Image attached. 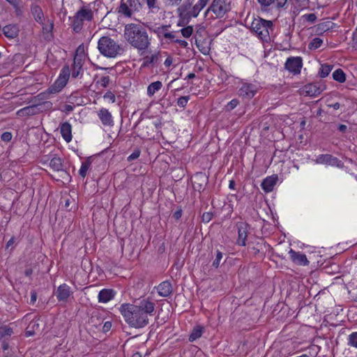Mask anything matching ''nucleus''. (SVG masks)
Masks as SVG:
<instances>
[{"instance_id": "1", "label": "nucleus", "mask_w": 357, "mask_h": 357, "mask_svg": "<svg viewBox=\"0 0 357 357\" xmlns=\"http://www.w3.org/2000/svg\"><path fill=\"white\" fill-rule=\"evenodd\" d=\"M119 310L130 327L139 329L149 324V317H152L155 310V303L149 297L141 298L133 303L121 304Z\"/></svg>"}, {"instance_id": "2", "label": "nucleus", "mask_w": 357, "mask_h": 357, "mask_svg": "<svg viewBox=\"0 0 357 357\" xmlns=\"http://www.w3.org/2000/svg\"><path fill=\"white\" fill-rule=\"evenodd\" d=\"M124 38L126 40L140 53H150L149 48L151 46V39L146 29L139 24L130 23L125 26Z\"/></svg>"}, {"instance_id": "3", "label": "nucleus", "mask_w": 357, "mask_h": 357, "mask_svg": "<svg viewBox=\"0 0 357 357\" xmlns=\"http://www.w3.org/2000/svg\"><path fill=\"white\" fill-rule=\"evenodd\" d=\"M250 29L262 41L268 42L271 40L270 33L273 30V24L271 20H266L261 17L255 18L250 26Z\"/></svg>"}, {"instance_id": "4", "label": "nucleus", "mask_w": 357, "mask_h": 357, "mask_svg": "<svg viewBox=\"0 0 357 357\" xmlns=\"http://www.w3.org/2000/svg\"><path fill=\"white\" fill-rule=\"evenodd\" d=\"M93 19V12L91 3L80 7L72 18L71 27L73 31L79 33L83 28L84 22H91Z\"/></svg>"}, {"instance_id": "5", "label": "nucleus", "mask_w": 357, "mask_h": 357, "mask_svg": "<svg viewBox=\"0 0 357 357\" xmlns=\"http://www.w3.org/2000/svg\"><path fill=\"white\" fill-rule=\"evenodd\" d=\"M98 50L100 53L107 58H115L121 48L116 41L109 36H102L98 42Z\"/></svg>"}, {"instance_id": "6", "label": "nucleus", "mask_w": 357, "mask_h": 357, "mask_svg": "<svg viewBox=\"0 0 357 357\" xmlns=\"http://www.w3.org/2000/svg\"><path fill=\"white\" fill-rule=\"evenodd\" d=\"M195 4L193 5V0H184L183 3L177 8V13L180 18L178 26H184L185 21L188 22L192 17H196L199 12L195 13Z\"/></svg>"}, {"instance_id": "7", "label": "nucleus", "mask_w": 357, "mask_h": 357, "mask_svg": "<svg viewBox=\"0 0 357 357\" xmlns=\"http://www.w3.org/2000/svg\"><path fill=\"white\" fill-rule=\"evenodd\" d=\"M70 75V69L68 66H64L59 74V77L47 90L48 93H56L61 91L66 85Z\"/></svg>"}, {"instance_id": "8", "label": "nucleus", "mask_w": 357, "mask_h": 357, "mask_svg": "<svg viewBox=\"0 0 357 357\" xmlns=\"http://www.w3.org/2000/svg\"><path fill=\"white\" fill-rule=\"evenodd\" d=\"M231 10L230 2L227 0H213L207 13H213L215 18L223 17Z\"/></svg>"}, {"instance_id": "9", "label": "nucleus", "mask_w": 357, "mask_h": 357, "mask_svg": "<svg viewBox=\"0 0 357 357\" xmlns=\"http://www.w3.org/2000/svg\"><path fill=\"white\" fill-rule=\"evenodd\" d=\"M141 0H128L126 3H121L119 13L126 17H131L134 13L139 12L142 8Z\"/></svg>"}, {"instance_id": "10", "label": "nucleus", "mask_w": 357, "mask_h": 357, "mask_svg": "<svg viewBox=\"0 0 357 357\" xmlns=\"http://www.w3.org/2000/svg\"><path fill=\"white\" fill-rule=\"evenodd\" d=\"M326 88V85L321 82L307 84L301 89V94L305 96L316 97L320 95Z\"/></svg>"}, {"instance_id": "11", "label": "nucleus", "mask_w": 357, "mask_h": 357, "mask_svg": "<svg viewBox=\"0 0 357 357\" xmlns=\"http://www.w3.org/2000/svg\"><path fill=\"white\" fill-rule=\"evenodd\" d=\"M259 86L253 83L242 82L238 89V94L243 98L250 100L257 93Z\"/></svg>"}, {"instance_id": "12", "label": "nucleus", "mask_w": 357, "mask_h": 357, "mask_svg": "<svg viewBox=\"0 0 357 357\" xmlns=\"http://www.w3.org/2000/svg\"><path fill=\"white\" fill-rule=\"evenodd\" d=\"M79 48L77 50L76 54L75 55L73 64L72 66V77L77 78L82 74V66L84 63V54L82 53H78Z\"/></svg>"}, {"instance_id": "13", "label": "nucleus", "mask_w": 357, "mask_h": 357, "mask_svg": "<svg viewBox=\"0 0 357 357\" xmlns=\"http://www.w3.org/2000/svg\"><path fill=\"white\" fill-rule=\"evenodd\" d=\"M303 66V60L300 56L289 57L285 62V68L294 75L300 74Z\"/></svg>"}, {"instance_id": "14", "label": "nucleus", "mask_w": 357, "mask_h": 357, "mask_svg": "<svg viewBox=\"0 0 357 357\" xmlns=\"http://www.w3.org/2000/svg\"><path fill=\"white\" fill-rule=\"evenodd\" d=\"M317 164H324L335 167H342V162L337 158L333 156L330 154H321L319 155L314 160Z\"/></svg>"}, {"instance_id": "15", "label": "nucleus", "mask_w": 357, "mask_h": 357, "mask_svg": "<svg viewBox=\"0 0 357 357\" xmlns=\"http://www.w3.org/2000/svg\"><path fill=\"white\" fill-rule=\"evenodd\" d=\"M236 226L238 229L237 244L238 245L245 246L246 245L249 225L245 222H238Z\"/></svg>"}, {"instance_id": "16", "label": "nucleus", "mask_w": 357, "mask_h": 357, "mask_svg": "<svg viewBox=\"0 0 357 357\" xmlns=\"http://www.w3.org/2000/svg\"><path fill=\"white\" fill-rule=\"evenodd\" d=\"M263 8L273 6L276 9H286L288 7V0H257Z\"/></svg>"}, {"instance_id": "17", "label": "nucleus", "mask_w": 357, "mask_h": 357, "mask_svg": "<svg viewBox=\"0 0 357 357\" xmlns=\"http://www.w3.org/2000/svg\"><path fill=\"white\" fill-rule=\"evenodd\" d=\"M98 116L103 126H112L114 125L112 114L107 109L101 108L98 112Z\"/></svg>"}, {"instance_id": "18", "label": "nucleus", "mask_w": 357, "mask_h": 357, "mask_svg": "<svg viewBox=\"0 0 357 357\" xmlns=\"http://www.w3.org/2000/svg\"><path fill=\"white\" fill-rule=\"evenodd\" d=\"M291 259L296 264L301 266H307L309 264V261L305 254L296 252L291 249L289 252Z\"/></svg>"}, {"instance_id": "19", "label": "nucleus", "mask_w": 357, "mask_h": 357, "mask_svg": "<svg viewBox=\"0 0 357 357\" xmlns=\"http://www.w3.org/2000/svg\"><path fill=\"white\" fill-rule=\"evenodd\" d=\"M70 294V287L66 284H63L58 287L56 296L59 301H66Z\"/></svg>"}, {"instance_id": "20", "label": "nucleus", "mask_w": 357, "mask_h": 357, "mask_svg": "<svg viewBox=\"0 0 357 357\" xmlns=\"http://www.w3.org/2000/svg\"><path fill=\"white\" fill-rule=\"evenodd\" d=\"M278 181V176L275 175L268 176L262 181L261 186L266 192H271Z\"/></svg>"}, {"instance_id": "21", "label": "nucleus", "mask_w": 357, "mask_h": 357, "mask_svg": "<svg viewBox=\"0 0 357 357\" xmlns=\"http://www.w3.org/2000/svg\"><path fill=\"white\" fill-rule=\"evenodd\" d=\"M157 290L160 296L167 297L172 293L173 289L169 281H164L157 287Z\"/></svg>"}, {"instance_id": "22", "label": "nucleus", "mask_w": 357, "mask_h": 357, "mask_svg": "<svg viewBox=\"0 0 357 357\" xmlns=\"http://www.w3.org/2000/svg\"><path fill=\"white\" fill-rule=\"evenodd\" d=\"M159 52H155L151 55H146L144 56L142 59V67H150L155 66L159 60Z\"/></svg>"}, {"instance_id": "23", "label": "nucleus", "mask_w": 357, "mask_h": 357, "mask_svg": "<svg viewBox=\"0 0 357 357\" xmlns=\"http://www.w3.org/2000/svg\"><path fill=\"white\" fill-rule=\"evenodd\" d=\"M31 13L34 20L40 24H43L45 20L44 13L41 7L37 4H32L31 6Z\"/></svg>"}, {"instance_id": "24", "label": "nucleus", "mask_w": 357, "mask_h": 357, "mask_svg": "<svg viewBox=\"0 0 357 357\" xmlns=\"http://www.w3.org/2000/svg\"><path fill=\"white\" fill-rule=\"evenodd\" d=\"M116 293L113 289H103L98 294V301L100 303H107L114 298Z\"/></svg>"}, {"instance_id": "25", "label": "nucleus", "mask_w": 357, "mask_h": 357, "mask_svg": "<svg viewBox=\"0 0 357 357\" xmlns=\"http://www.w3.org/2000/svg\"><path fill=\"white\" fill-rule=\"evenodd\" d=\"M2 31L6 37L13 39L18 36L19 27L16 24H8L3 26Z\"/></svg>"}, {"instance_id": "26", "label": "nucleus", "mask_w": 357, "mask_h": 357, "mask_svg": "<svg viewBox=\"0 0 357 357\" xmlns=\"http://www.w3.org/2000/svg\"><path fill=\"white\" fill-rule=\"evenodd\" d=\"M60 132L66 142L68 143L72 140V127L68 122H65L61 125Z\"/></svg>"}, {"instance_id": "27", "label": "nucleus", "mask_w": 357, "mask_h": 357, "mask_svg": "<svg viewBox=\"0 0 357 357\" xmlns=\"http://www.w3.org/2000/svg\"><path fill=\"white\" fill-rule=\"evenodd\" d=\"M197 47L199 50L204 54H208L210 50V47L208 46V41L206 39H197L195 40Z\"/></svg>"}, {"instance_id": "28", "label": "nucleus", "mask_w": 357, "mask_h": 357, "mask_svg": "<svg viewBox=\"0 0 357 357\" xmlns=\"http://www.w3.org/2000/svg\"><path fill=\"white\" fill-rule=\"evenodd\" d=\"M162 87V84L160 81H156L151 83L147 87V95L152 97L157 91L160 90Z\"/></svg>"}, {"instance_id": "29", "label": "nucleus", "mask_w": 357, "mask_h": 357, "mask_svg": "<svg viewBox=\"0 0 357 357\" xmlns=\"http://www.w3.org/2000/svg\"><path fill=\"white\" fill-rule=\"evenodd\" d=\"M50 167L56 172L63 170L62 160L59 157H53L50 162Z\"/></svg>"}, {"instance_id": "30", "label": "nucleus", "mask_w": 357, "mask_h": 357, "mask_svg": "<svg viewBox=\"0 0 357 357\" xmlns=\"http://www.w3.org/2000/svg\"><path fill=\"white\" fill-rule=\"evenodd\" d=\"M91 165V159L89 158L82 163L81 167L79 170V176H82V178H84L86 176L87 172L89 169Z\"/></svg>"}, {"instance_id": "31", "label": "nucleus", "mask_w": 357, "mask_h": 357, "mask_svg": "<svg viewBox=\"0 0 357 357\" xmlns=\"http://www.w3.org/2000/svg\"><path fill=\"white\" fill-rule=\"evenodd\" d=\"M36 114V106L25 107L17 111V114L20 116H30Z\"/></svg>"}, {"instance_id": "32", "label": "nucleus", "mask_w": 357, "mask_h": 357, "mask_svg": "<svg viewBox=\"0 0 357 357\" xmlns=\"http://www.w3.org/2000/svg\"><path fill=\"white\" fill-rule=\"evenodd\" d=\"M203 333V328L201 326H197L193 328L191 333L189 335V341L194 342L197 339L199 338Z\"/></svg>"}, {"instance_id": "33", "label": "nucleus", "mask_w": 357, "mask_h": 357, "mask_svg": "<svg viewBox=\"0 0 357 357\" xmlns=\"http://www.w3.org/2000/svg\"><path fill=\"white\" fill-rule=\"evenodd\" d=\"M333 78L340 83H344L346 81V75L342 69L338 68L333 72Z\"/></svg>"}, {"instance_id": "34", "label": "nucleus", "mask_w": 357, "mask_h": 357, "mask_svg": "<svg viewBox=\"0 0 357 357\" xmlns=\"http://www.w3.org/2000/svg\"><path fill=\"white\" fill-rule=\"evenodd\" d=\"M39 328V324L36 321H31L29 324L26 331L25 336L31 337L35 334V330H38Z\"/></svg>"}, {"instance_id": "35", "label": "nucleus", "mask_w": 357, "mask_h": 357, "mask_svg": "<svg viewBox=\"0 0 357 357\" xmlns=\"http://www.w3.org/2000/svg\"><path fill=\"white\" fill-rule=\"evenodd\" d=\"M13 333V329L8 326H0V338H6L10 337Z\"/></svg>"}, {"instance_id": "36", "label": "nucleus", "mask_w": 357, "mask_h": 357, "mask_svg": "<svg viewBox=\"0 0 357 357\" xmlns=\"http://www.w3.org/2000/svg\"><path fill=\"white\" fill-rule=\"evenodd\" d=\"M333 69V66L328 64H322L319 72L321 77L324 78L327 77Z\"/></svg>"}, {"instance_id": "37", "label": "nucleus", "mask_w": 357, "mask_h": 357, "mask_svg": "<svg viewBox=\"0 0 357 357\" xmlns=\"http://www.w3.org/2000/svg\"><path fill=\"white\" fill-rule=\"evenodd\" d=\"M170 27V25H162L160 26H158L154 30V32L157 34L158 38L163 37L165 38V35L167 32L169 30V28Z\"/></svg>"}, {"instance_id": "38", "label": "nucleus", "mask_w": 357, "mask_h": 357, "mask_svg": "<svg viewBox=\"0 0 357 357\" xmlns=\"http://www.w3.org/2000/svg\"><path fill=\"white\" fill-rule=\"evenodd\" d=\"M41 25L43 26V32L44 33H52L54 28V22L52 20L48 19L46 22L44 20L43 24Z\"/></svg>"}, {"instance_id": "39", "label": "nucleus", "mask_w": 357, "mask_h": 357, "mask_svg": "<svg viewBox=\"0 0 357 357\" xmlns=\"http://www.w3.org/2000/svg\"><path fill=\"white\" fill-rule=\"evenodd\" d=\"M323 43V40L319 38H313L308 45L310 50H317L321 47Z\"/></svg>"}, {"instance_id": "40", "label": "nucleus", "mask_w": 357, "mask_h": 357, "mask_svg": "<svg viewBox=\"0 0 357 357\" xmlns=\"http://www.w3.org/2000/svg\"><path fill=\"white\" fill-rule=\"evenodd\" d=\"M348 345L357 349V332H354L349 335Z\"/></svg>"}, {"instance_id": "41", "label": "nucleus", "mask_w": 357, "mask_h": 357, "mask_svg": "<svg viewBox=\"0 0 357 357\" xmlns=\"http://www.w3.org/2000/svg\"><path fill=\"white\" fill-rule=\"evenodd\" d=\"M193 31L194 29L192 26H187L186 27H184L180 30L182 36L186 38H190L192 35Z\"/></svg>"}, {"instance_id": "42", "label": "nucleus", "mask_w": 357, "mask_h": 357, "mask_svg": "<svg viewBox=\"0 0 357 357\" xmlns=\"http://www.w3.org/2000/svg\"><path fill=\"white\" fill-rule=\"evenodd\" d=\"M239 104V100L238 99H232L231 101H229L225 107V110L226 112H231L234 108L237 107V105Z\"/></svg>"}, {"instance_id": "43", "label": "nucleus", "mask_w": 357, "mask_h": 357, "mask_svg": "<svg viewBox=\"0 0 357 357\" xmlns=\"http://www.w3.org/2000/svg\"><path fill=\"white\" fill-rule=\"evenodd\" d=\"M8 1L15 9V13L18 15L21 13L20 4L21 0H6Z\"/></svg>"}, {"instance_id": "44", "label": "nucleus", "mask_w": 357, "mask_h": 357, "mask_svg": "<svg viewBox=\"0 0 357 357\" xmlns=\"http://www.w3.org/2000/svg\"><path fill=\"white\" fill-rule=\"evenodd\" d=\"M308 1L309 0H288V3L291 2L295 7L298 8L305 7Z\"/></svg>"}, {"instance_id": "45", "label": "nucleus", "mask_w": 357, "mask_h": 357, "mask_svg": "<svg viewBox=\"0 0 357 357\" xmlns=\"http://www.w3.org/2000/svg\"><path fill=\"white\" fill-rule=\"evenodd\" d=\"M209 0H198L195 4V13L199 12L206 6Z\"/></svg>"}, {"instance_id": "46", "label": "nucleus", "mask_w": 357, "mask_h": 357, "mask_svg": "<svg viewBox=\"0 0 357 357\" xmlns=\"http://www.w3.org/2000/svg\"><path fill=\"white\" fill-rule=\"evenodd\" d=\"M162 2L167 7H174L179 6L182 0H162Z\"/></svg>"}, {"instance_id": "47", "label": "nucleus", "mask_w": 357, "mask_h": 357, "mask_svg": "<svg viewBox=\"0 0 357 357\" xmlns=\"http://www.w3.org/2000/svg\"><path fill=\"white\" fill-rule=\"evenodd\" d=\"M189 99L190 97L188 96L180 97L177 100L178 106L184 108L186 106Z\"/></svg>"}, {"instance_id": "48", "label": "nucleus", "mask_w": 357, "mask_h": 357, "mask_svg": "<svg viewBox=\"0 0 357 357\" xmlns=\"http://www.w3.org/2000/svg\"><path fill=\"white\" fill-rule=\"evenodd\" d=\"M110 82V79L109 76H103L100 78V79L98 82L102 87L106 88L108 86Z\"/></svg>"}, {"instance_id": "49", "label": "nucleus", "mask_w": 357, "mask_h": 357, "mask_svg": "<svg viewBox=\"0 0 357 357\" xmlns=\"http://www.w3.org/2000/svg\"><path fill=\"white\" fill-rule=\"evenodd\" d=\"M176 31H167L165 35V39L169 40L170 43H174L176 40Z\"/></svg>"}, {"instance_id": "50", "label": "nucleus", "mask_w": 357, "mask_h": 357, "mask_svg": "<svg viewBox=\"0 0 357 357\" xmlns=\"http://www.w3.org/2000/svg\"><path fill=\"white\" fill-rule=\"evenodd\" d=\"M222 259V253L220 251L218 250L216 252L215 259L213 262V266H214L215 268H218L220 265V262Z\"/></svg>"}, {"instance_id": "51", "label": "nucleus", "mask_w": 357, "mask_h": 357, "mask_svg": "<svg viewBox=\"0 0 357 357\" xmlns=\"http://www.w3.org/2000/svg\"><path fill=\"white\" fill-rule=\"evenodd\" d=\"M141 151L139 149H135L127 158L128 161H132L137 159L140 155Z\"/></svg>"}, {"instance_id": "52", "label": "nucleus", "mask_w": 357, "mask_h": 357, "mask_svg": "<svg viewBox=\"0 0 357 357\" xmlns=\"http://www.w3.org/2000/svg\"><path fill=\"white\" fill-rule=\"evenodd\" d=\"M206 31L204 27H199L195 31L194 38L202 39L203 38V33H205Z\"/></svg>"}, {"instance_id": "53", "label": "nucleus", "mask_w": 357, "mask_h": 357, "mask_svg": "<svg viewBox=\"0 0 357 357\" xmlns=\"http://www.w3.org/2000/svg\"><path fill=\"white\" fill-rule=\"evenodd\" d=\"M303 17L310 23H314L317 20V16L314 13L305 14Z\"/></svg>"}, {"instance_id": "54", "label": "nucleus", "mask_w": 357, "mask_h": 357, "mask_svg": "<svg viewBox=\"0 0 357 357\" xmlns=\"http://www.w3.org/2000/svg\"><path fill=\"white\" fill-rule=\"evenodd\" d=\"M12 137L13 135L11 132H5L1 135V139L3 142H8L12 139Z\"/></svg>"}, {"instance_id": "55", "label": "nucleus", "mask_w": 357, "mask_h": 357, "mask_svg": "<svg viewBox=\"0 0 357 357\" xmlns=\"http://www.w3.org/2000/svg\"><path fill=\"white\" fill-rule=\"evenodd\" d=\"M213 213L210 212L204 213L202 215V221L204 222H210L213 218Z\"/></svg>"}, {"instance_id": "56", "label": "nucleus", "mask_w": 357, "mask_h": 357, "mask_svg": "<svg viewBox=\"0 0 357 357\" xmlns=\"http://www.w3.org/2000/svg\"><path fill=\"white\" fill-rule=\"evenodd\" d=\"M103 98L105 99H108L110 101H112V102H114L115 100H116V98H115V96L114 94L111 92V91H107L103 96Z\"/></svg>"}, {"instance_id": "57", "label": "nucleus", "mask_w": 357, "mask_h": 357, "mask_svg": "<svg viewBox=\"0 0 357 357\" xmlns=\"http://www.w3.org/2000/svg\"><path fill=\"white\" fill-rule=\"evenodd\" d=\"M195 179L199 181V182H201V181L205 182L207 180V178H206L205 175L202 174V173L197 174L195 176ZM196 183H197V181H194V185L195 186Z\"/></svg>"}, {"instance_id": "58", "label": "nucleus", "mask_w": 357, "mask_h": 357, "mask_svg": "<svg viewBox=\"0 0 357 357\" xmlns=\"http://www.w3.org/2000/svg\"><path fill=\"white\" fill-rule=\"evenodd\" d=\"M174 43L178 44L181 47H184V48H186L188 46V43L185 40H181V39L176 38V40H175Z\"/></svg>"}, {"instance_id": "59", "label": "nucleus", "mask_w": 357, "mask_h": 357, "mask_svg": "<svg viewBox=\"0 0 357 357\" xmlns=\"http://www.w3.org/2000/svg\"><path fill=\"white\" fill-rule=\"evenodd\" d=\"M146 3H147V6L149 9H153V8H156V6H155L156 0H146Z\"/></svg>"}, {"instance_id": "60", "label": "nucleus", "mask_w": 357, "mask_h": 357, "mask_svg": "<svg viewBox=\"0 0 357 357\" xmlns=\"http://www.w3.org/2000/svg\"><path fill=\"white\" fill-rule=\"evenodd\" d=\"M37 299V294L36 291H33L31 292V299H30V303L33 304Z\"/></svg>"}, {"instance_id": "61", "label": "nucleus", "mask_w": 357, "mask_h": 357, "mask_svg": "<svg viewBox=\"0 0 357 357\" xmlns=\"http://www.w3.org/2000/svg\"><path fill=\"white\" fill-rule=\"evenodd\" d=\"M111 328H112V323L109 321H106L104 324L102 329H103V331L107 332L111 329Z\"/></svg>"}, {"instance_id": "62", "label": "nucleus", "mask_w": 357, "mask_h": 357, "mask_svg": "<svg viewBox=\"0 0 357 357\" xmlns=\"http://www.w3.org/2000/svg\"><path fill=\"white\" fill-rule=\"evenodd\" d=\"M182 215V210L181 209H178L176 211L174 212V215H173V217L176 219V220H178L181 218Z\"/></svg>"}, {"instance_id": "63", "label": "nucleus", "mask_w": 357, "mask_h": 357, "mask_svg": "<svg viewBox=\"0 0 357 357\" xmlns=\"http://www.w3.org/2000/svg\"><path fill=\"white\" fill-rule=\"evenodd\" d=\"M15 242V238L13 236L6 243V248H8L9 247L12 246Z\"/></svg>"}, {"instance_id": "64", "label": "nucleus", "mask_w": 357, "mask_h": 357, "mask_svg": "<svg viewBox=\"0 0 357 357\" xmlns=\"http://www.w3.org/2000/svg\"><path fill=\"white\" fill-rule=\"evenodd\" d=\"M73 110V107L70 105H66L63 111L66 112H70Z\"/></svg>"}]
</instances>
